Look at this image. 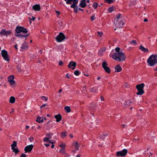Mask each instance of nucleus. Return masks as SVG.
<instances>
[{"label":"nucleus","instance_id":"1","mask_svg":"<svg viewBox=\"0 0 157 157\" xmlns=\"http://www.w3.org/2000/svg\"><path fill=\"white\" fill-rule=\"evenodd\" d=\"M15 31L17 33L15 34V36H16L19 37L20 38L24 37L25 38V40H26L27 37L29 36V34H28L26 35L20 34L21 33L25 34L28 32L27 29L23 27L17 26L15 29Z\"/></svg>","mask_w":157,"mask_h":157},{"label":"nucleus","instance_id":"2","mask_svg":"<svg viewBox=\"0 0 157 157\" xmlns=\"http://www.w3.org/2000/svg\"><path fill=\"white\" fill-rule=\"evenodd\" d=\"M112 58L117 61H122L126 58L125 55L124 53L121 52H115L113 54H111Z\"/></svg>","mask_w":157,"mask_h":157},{"label":"nucleus","instance_id":"3","mask_svg":"<svg viewBox=\"0 0 157 157\" xmlns=\"http://www.w3.org/2000/svg\"><path fill=\"white\" fill-rule=\"evenodd\" d=\"M73 2V4L71 6V8L74 9V12L76 13H78V9L80 8L78 7V6L76 5L78 2V0H68L66 2L67 4H71Z\"/></svg>","mask_w":157,"mask_h":157},{"label":"nucleus","instance_id":"4","mask_svg":"<svg viewBox=\"0 0 157 157\" xmlns=\"http://www.w3.org/2000/svg\"><path fill=\"white\" fill-rule=\"evenodd\" d=\"M147 63L150 66H153L157 63V54L151 55L147 60Z\"/></svg>","mask_w":157,"mask_h":157},{"label":"nucleus","instance_id":"5","mask_svg":"<svg viewBox=\"0 0 157 157\" xmlns=\"http://www.w3.org/2000/svg\"><path fill=\"white\" fill-rule=\"evenodd\" d=\"M144 83H142L136 86V88L138 91L136 93L137 95H141L144 93Z\"/></svg>","mask_w":157,"mask_h":157},{"label":"nucleus","instance_id":"6","mask_svg":"<svg viewBox=\"0 0 157 157\" xmlns=\"http://www.w3.org/2000/svg\"><path fill=\"white\" fill-rule=\"evenodd\" d=\"M102 66L106 73L109 74L111 72L110 69L108 67V64L106 62H103L102 63Z\"/></svg>","mask_w":157,"mask_h":157},{"label":"nucleus","instance_id":"7","mask_svg":"<svg viewBox=\"0 0 157 157\" xmlns=\"http://www.w3.org/2000/svg\"><path fill=\"white\" fill-rule=\"evenodd\" d=\"M65 37L64 34L60 32L56 38V39L57 42H60L63 41L65 39Z\"/></svg>","mask_w":157,"mask_h":157},{"label":"nucleus","instance_id":"8","mask_svg":"<svg viewBox=\"0 0 157 157\" xmlns=\"http://www.w3.org/2000/svg\"><path fill=\"white\" fill-rule=\"evenodd\" d=\"M1 55L5 60L8 62L9 61L10 59L7 51L4 50H2L1 51Z\"/></svg>","mask_w":157,"mask_h":157},{"label":"nucleus","instance_id":"9","mask_svg":"<svg viewBox=\"0 0 157 157\" xmlns=\"http://www.w3.org/2000/svg\"><path fill=\"white\" fill-rule=\"evenodd\" d=\"M128 151L126 149H124L121 151H118L117 152L116 155L117 156H124L127 154Z\"/></svg>","mask_w":157,"mask_h":157},{"label":"nucleus","instance_id":"10","mask_svg":"<svg viewBox=\"0 0 157 157\" xmlns=\"http://www.w3.org/2000/svg\"><path fill=\"white\" fill-rule=\"evenodd\" d=\"M11 149L13 150V151L15 154H17L19 152V151L17 148H15L14 147H17V143L16 141H13V144L11 145Z\"/></svg>","mask_w":157,"mask_h":157},{"label":"nucleus","instance_id":"11","mask_svg":"<svg viewBox=\"0 0 157 157\" xmlns=\"http://www.w3.org/2000/svg\"><path fill=\"white\" fill-rule=\"evenodd\" d=\"M115 24L117 27L121 28L124 25L123 20L121 19L120 21L117 20Z\"/></svg>","mask_w":157,"mask_h":157},{"label":"nucleus","instance_id":"12","mask_svg":"<svg viewBox=\"0 0 157 157\" xmlns=\"http://www.w3.org/2000/svg\"><path fill=\"white\" fill-rule=\"evenodd\" d=\"M33 144H31L26 146L24 148L25 152L26 153L28 152H31L33 150Z\"/></svg>","mask_w":157,"mask_h":157},{"label":"nucleus","instance_id":"13","mask_svg":"<svg viewBox=\"0 0 157 157\" xmlns=\"http://www.w3.org/2000/svg\"><path fill=\"white\" fill-rule=\"evenodd\" d=\"M14 77L13 75H11L8 78V80L11 86L13 85L15 83V82L14 80Z\"/></svg>","mask_w":157,"mask_h":157},{"label":"nucleus","instance_id":"14","mask_svg":"<svg viewBox=\"0 0 157 157\" xmlns=\"http://www.w3.org/2000/svg\"><path fill=\"white\" fill-rule=\"evenodd\" d=\"M76 66V63L75 62L71 61L69 63L68 67V68L73 70L75 68Z\"/></svg>","mask_w":157,"mask_h":157},{"label":"nucleus","instance_id":"15","mask_svg":"<svg viewBox=\"0 0 157 157\" xmlns=\"http://www.w3.org/2000/svg\"><path fill=\"white\" fill-rule=\"evenodd\" d=\"M32 8L35 11H39L40 10V6L39 4H36L33 6Z\"/></svg>","mask_w":157,"mask_h":157},{"label":"nucleus","instance_id":"16","mask_svg":"<svg viewBox=\"0 0 157 157\" xmlns=\"http://www.w3.org/2000/svg\"><path fill=\"white\" fill-rule=\"evenodd\" d=\"M86 6V0H82L79 4V6L82 8H85Z\"/></svg>","mask_w":157,"mask_h":157},{"label":"nucleus","instance_id":"17","mask_svg":"<svg viewBox=\"0 0 157 157\" xmlns=\"http://www.w3.org/2000/svg\"><path fill=\"white\" fill-rule=\"evenodd\" d=\"M106 48L103 47L100 49L98 52V54L99 56H101L103 55V53L106 50Z\"/></svg>","mask_w":157,"mask_h":157},{"label":"nucleus","instance_id":"18","mask_svg":"<svg viewBox=\"0 0 157 157\" xmlns=\"http://www.w3.org/2000/svg\"><path fill=\"white\" fill-rule=\"evenodd\" d=\"M54 117L56 119V121L57 122H59L61 121L62 120V116L60 114H58L55 115Z\"/></svg>","mask_w":157,"mask_h":157},{"label":"nucleus","instance_id":"19","mask_svg":"<svg viewBox=\"0 0 157 157\" xmlns=\"http://www.w3.org/2000/svg\"><path fill=\"white\" fill-rule=\"evenodd\" d=\"M115 72H120L122 70V68L119 65H117L115 67Z\"/></svg>","mask_w":157,"mask_h":157},{"label":"nucleus","instance_id":"20","mask_svg":"<svg viewBox=\"0 0 157 157\" xmlns=\"http://www.w3.org/2000/svg\"><path fill=\"white\" fill-rule=\"evenodd\" d=\"M139 49L144 52H148V49L147 48H145L142 45H141L140 46Z\"/></svg>","mask_w":157,"mask_h":157},{"label":"nucleus","instance_id":"21","mask_svg":"<svg viewBox=\"0 0 157 157\" xmlns=\"http://www.w3.org/2000/svg\"><path fill=\"white\" fill-rule=\"evenodd\" d=\"M132 103V101L128 100L127 101L124 102V105L126 107L128 106L131 105Z\"/></svg>","mask_w":157,"mask_h":157},{"label":"nucleus","instance_id":"22","mask_svg":"<svg viewBox=\"0 0 157 157\" xmlns=\"http://www.w3.org/2000/svg\"><path fill=\"white\" fill-rule=\"evenodd\" d=\"M90 92L94 93H97L98 89L96 87H94L91 88L90 89Z\"/></svg>","mask_w":157,"mask_h":157},{"label":"nucleus","instance_id":"23","mask_svg":"<svg viewBox=\"0 0 157 157\" xmlns=\"http://www.w3.org/2000/svg\"><path fill=\"white\" fill-rule=\"evenodd\" d=\"M15 98L13 96H11L9 100V102L11 103H13L15 102Z\"/></svg>","mask_w":157,"mask_h":157},{"label":"nucleus","instance_id":"24","mask_svg":"<svg viewBox=\"0 0 157 157\" xmlns=\"http://www.w3.org/2000/svg\"><path fill=\"white\" fill-rule=\"evenodd\" d=\"M95 105L94 104L91 105L89 107V109L92 111L95 110Z\"/></svg>","mask_w":157,"mask_h":157},{"label":"nucleus","instance_id":"25","mask_svg":"<svg viewBox=\"0 0 157 157\" xmlns=\"http://www.w3.org/2000/svg\"><path fill=\"white\" fill-rule=\"evenodd\" d=\"M67 135V132H62L61 133V137L64 139Z\"/></svg>","mask_w":157,"mask_h":157},{"label":"nucleus","instance_id":"26","mask_svg":"<svg viewBox=\"0 0 157 157\" xmlns=\"http://www.w3.org/2000/svg\"><path fill=\"white\" fill-rule=\"evenodd\" d=\"M28 48V44L25 42H24L23 43L21 47V48L22 49H26Z\"/></svg>","mask_w":157,"mask_h":157},{"label":"nucleus","instance_id":"27","mask_svg":"<svg viewBox=\"0 0 157 157\" xmlns=\"http://www.w3.org/2000/svg\"><path fill=\"white\" fill-rule=\"evenodd\" d=\"M36 121L39 123H42L43 122V119H42L41 117H38L37 118Z\"/></svg>","mask_w":157,"mask_h":157},{"label":"nucleus","instance_id":"28","mask_svg":"<svg viewBox=\"0 0 157 157\" xmlns=\"http://www.w3.org/2000/svg\"><path fill=\"white\" fill-rule=\"evenodd\" d=\"M6 29H2V31L0 32V34L1 35H4L6 36Z\"/></svg>","mask_w":157,"mask_h":157},{"label":"nucleus","instance_id":"29","mask_svg":"<svg viewBox=\"0 0 157 157\" xmlns=\"http://www.w3.org/2000/svg\"><path fill=\"white\" fill-rule=\"evenodd\" d=\"M64 109L67 112L69 113L70 112L71 109L69 106H66L64 107Z\"/></svg>","mask_w":157,"mask_h":157},{"label":"nucleus","instance_id":"30","mask_svg":"<svg viewBox=\"0 0 157 157\" xmlns=\"http://www.w3.org/2000/svg\"><path fill=\"white\" fill-rule=\"evenodd\" d=\"M79 144L77 142L75 143V148L76 150H78L79 147Z\"/></svg>","mask_w":157,"mask_h":157},{"label":"nucleus","instance_id":"31","mask_svg":"<svg viewBox=\"0 0 157 157\" xmlns=\"http://www.w3.org/2000/svg\"><path fill=\"white\" fill-rule=\"evenodd\" d=\"M114 10V7L111 6L108 8V11L109 13H111Z\"/></svg>","mask_w":157,"mask_h":157},{"label":"nucleus","instance_id":"32","mask_svg":"<svg viewBox=\"0 0 157 157\" xmlns=\"http://www.w3.org/2000/svg\"><path fill=\"white\" fill-rule=\"evenodd\" d=\"M12 33V32L10 30L6 31V36H7L8 35H11Z\"/></svg>","mask_w":157,"mask_h":157},{"label":"nucleus","instance_id":"33","mask_svg":"<svg viewBox=\"0 0 157 157\" xmlns=\"http://www.w3.org/2000/svg\"><path fill=\"white\" fill-rule=\"evenodd\" d=\"M114 1L115 0H114ZM105 2H107L108 4H111L114 2L113 0H105Z\"/></svg>","mask_w":157,"mask_h":157},{"label":"nucleus","instance_id":"34","mask_svg":"<svg viewBox=\"0 0 157 157\" xmlns=\"http://www.w3.org/2000/svg\"><path fill=\"white\" fill-rule=\"evenodd\" d=\"M98 5V4L97 2H94L93 4V7L95 9H96Z\"/></svg>","mask_w":157,"mask_h":157},{"label":"nucleus","instance_id":"35","mask_svg":"<svg viewBox=\"0 0 157 157\" xmlns=\"http://www.w3.org/2000/svg\"><path fill=\"white\" fill-rule=\"evenodd\" d=\"M53 133H52L51 135V134L50 133H47L46 134V136L49 139H51L52 138V135H53Z\"/></svg>","mask_w":157,"mask_h":157},{"label":"nucleus","instance_id":"36","mask_svg":"<svg viewBox=\"0 0 157 157\" xmlns=\"http://www.w3.org/2000/svg\"><path fill=\"white\" fill-rule=\"evenodd\" d=\"M74 74L76 76H78L79 75V72L78 71L76 70L75 71Z\"/></svg>","mask_w":157,"mask_h":157},{"label":"nucleus","instance_id":"37","mask_svg":"<svg viewBox=\"0 0 157 157\" xmlns=\"http://www.w3.org/2000/svg\"><path fill=\"white\" fill-rule=\"evenodd\" d=\"M60 153H65V148H62L59 150V151Z\"/></svg>","mask_w":157,"mask_h":157},{"label":"nucleus","instance_id":"38","mask_svg":"<svg viewBox=\"0 0 157 157\" xmlns=\"http://www.w3.org/2000/svg\"><path fill=\"white\" fill-rule=\"evenodd\" d=\"M130 43L131 44H137V42L135 40H132L130 42Z\"/></svg>","mask_w":157,"mask_h":157},{"label":"nucleus","instance_id":"39","mask_svg":"<svg viewBox=\"0 0 157 157\" xmlns=\"http://www.w3.org/2000/svg\"><path fill=\"white\" fill-rule=\"evenodd\" d=\"M121 14H118V16H117L116 17V18L117 19V20H118L119 21L120 19H121Z\"/></svg>","mask_w":157,"mask_h":157},{"label":"nucleus","instance_id":"40","mask_svg":"<svg viewBox=\"0 0 157 157\" xmlns=\"http://www.w3.org/2000/svg\"><path fill=\"white\" fill-rule=\"evenodd\" d=\"M41 98L42 99L44 98V101H47L48 99V98L47 97H46L45 96H42L41 97Z\"/></svg>","mask_w":157,"mask_h":157},{"label":"nucleus","instance_id":"41","mask_svg":"<svg viewBox=\"0 0 157 157\" xmlns=\"http://www.w3.org/2000/svg\"><path fill=\"white\" fill-rule=\"evenodd\" d=\"M49 138H48V137H45L44 139V142H48V140H49Z\"/></svg>","mask_w":157,"mask_h":157},{"label":"nucleus","instance_id":"42","mask_svg":"<svg viewBox=\"0 0 157 157\" xmlns=\"http://www.w3.org/2000/svg\"><path fill=\"white\" fill-rule=\"evenodd\" d=\"M97 33L98 34V36L99 37H101L103 35V33L101 32H98Z\"/></svg>","mask_w":157,"mask_h":157},{"label":"nucleus","instance_id":"43","mask_svg":"<svg viewBox=\"0 0 157 157\" xmlns=\"http://www.w3.org/2000/svg\"><path fill=\"white\" fill-rule=\"evenodd\" d=\"M120 48L119 47H117L115 49L116 52H120Z\"/></svg>","mask_w":157,"mask_h":157},{"label":"nucleus","instance_id":"44","mask_svg":"<svg viewBox=\"0 0 157 157\" xmlns=\"http://www.w3.org/2000/svg\"><path fill=\"white\" fill-rule=\"evenodd\" d=\"M35 18H36L35 17H33V16L32 17V19H31V17H29V19L30 21L33 20V21H34L35 20ZM30 24H31V21H30Z\"/></svg>","mask_w":157,"mask_h":157},{"label":"nucleus","instance_id":"45","mask_svg":"<svg viewBox=\"0 0 157 157\" xmlns=\"http://www.w3.org/2000/svg\"><path fill=\"white\" fill-rule=\"evenodd\" d=\"M29 140L30 142H32L34 140V138L33 137H31L29 138Z\"/></svg>","mask_w":157,"mask_h":157},{"label":"nucleus","instance_id":"46","mask_svg":"<svg viewBox=\"0 0 157 157\" xmlns=\"http://www.w3.org/2000/svg\"><path fill=\"white\" fill-rule=\"evenodd\" d=\"M59 147L62 148H64L65 147V145L64 144H62L59 145Z\"/></svg>","mask_w":157,"mask_h":157},{"label":"nucleus","instance_id":"47","mask_svg":"<svg viewBox=\"0 0 157 157\" xmlns=\"http://www.w3.org/2000/svg\"><path fill=\"white\" fill-rule=\"evenodd\" d=\"M63 62L62 61H59V66H62L63 65Z\"/></svg>","mask_w":157,"mask_h":157},{"label":"nucleus","instance_id":"48","mask_svg":"<svg viewBox=\"0 0 157 157\" xmlns=\"http://www.w3.org/2000/svg\"><path fill=\"white\" fill-rule=\"evenodd\" d=\"M71 76V75L69 73L67 74L66 75V77L67 78H70V77Z\"/></svg>","mask_w":157,"mask_h":157},{"label":"nucleus","instance_id":"49","mask_svg":"<svg viewBox=\"0 0 157 157\" xmlns=\"http://www.w3.org/2000/svg\"><path fill=\"white\" fill-rule=\"evenodd\" d=\"M20 157H26V155L24 153H22Z\"/></svg>","mask_w":157,"mask_h":157},{"label":"nucleus","instance_id":"50","mask_svg":"<svg viewBox=\"0 0 157 157\" xmlns=\"http://www.w3.org/2000/svg\"><path fill=\"white\" fill-rule=\"evenodd\" d=\"M94 16H92L91 17V20L92 21H93L94 19Z\"/></svg>","mask_w":157,"mask_h":157},{"label":"nucleus","instance_id":"51","mask_svg":"<svg viewBox=\"0 0 157 157\" xmlns=\"http://www.w3.org/2000/svg\"><path fill=\"white\" fill-rule=\"evenodd\" d=\"M100 98H101V101H103L104 100V98L102 96H101Z\"/></svg>","mask_w":157,"mask_h":157},{"label":"nucleus","instance_id":"52","mask_svg":"<svg viewBox=\"0 0 157 157\" xmlns=\"http://www.w3.org/2000/svg\"><path fill=\"white\" fill-rule=\"evenodd\" d=\"M44 145L46 147H48L49 146V144H44Z\"/></svg>","mask_w":157,"mask_h":157},{"label":"nucleus","instance_id":"53","mask_svg":"<svg viewBox=\"0 0 157 157\" xmlns=\"http://www.w3.org/2000/svg\"><path fill=\"white\" fill-rule=\"evenodd\" d=\"M47 105L45 104H43V105H42V106H41L40 107V108H43V107H44V106H46Z\"/></svg>","mask_w":157,"mask_h":157},{"label":"nucleus","instance_id":"54","mask_svg":"<svg viewBox=\"0 0 157 157\" xmlns=\"http://www.w3.org/2000/svg\"><path fill=\"white\" fill-rule=\"evenodd\" d=\"M17 44H16L14 45V48H16V50L17 49Z\"/></svg>","mask_w":157,"mask_h":157},{"label":"nucleus","instance_id":"55","mask_svg":"<svg viewBox=\"0 0 157 157\" xmlns=\"http://www.w3.org/2000/svg\"><path fill=\"white\" fill-rule=\"evenodd\" d=\"M69 136H70L71 138H73V135L72 134H70L69 135Z\"/></svg>","mask_w":157,"mask_h":157},{"label":"nucleus","instance_id":"56","mask_svg":"<svg viewBox=\"0 0 157 157\" xmlns=\"http://www.w3.org/2000/svg\"><path fill=\"white\" fill-rule=\"evenodd\" d=\"M48 142H49V143H51V144H54V143L53 142H52L51 141V140H48Z\"/></svg>","mask_w":157,"mask_h":157},{"label":"nucleus","instance_id":"57","mask_svg":"<svg viewBox=\"0 0 157 157\" xmlns=\"http://www.w3.org/2000/svg\"><path fill=\"white\" fill-rule=\"evenodd\" d=\"M144 22H147L148 21V20L147 18H145L144 19Z\"/></svg>","mask_w":157,"mask_h":157},{"label":"nucleus","instance_id":"58","mask_svg":"<svg viewBox=\"0 0 157 157\" xmlns=\"http://www.w3.org/2000/svg\"><path fill=\"white\" fill-rule=\"evenodd\" d=\"M56 13L57 14L59 15L60 14V12L59 11H56Z\"/></svg>","mask_w":157,"mask_h":157},{"label":"nucleus","instance_id":"59","mask_svg":"<svg viewBox=\"0 0 157 157\" xmlns=\"http://www.w3.org/2000/svg\"><path fill=\"white\" fill-rule=\"evenodd\" d=\"M29 127V126L28 125H26L25 127V128L26 129H28Z\"/></svg>","mask_w":157,"mask_h":157},{"label":"nucleus","instance_id":"60","mask_svg":"<svg viewBox=\"0 0 157 157\" xmlns=\"http://www.w3.org/2000/svg\"><path fill=\"white\" fill-rule=\"evenodd\" d=\"M76 157H81V155L78 154V155H77Z\"/></svg>","mask_w":157,"mask_h":157},{"label":"nucleus","instance_id":"61","mask_svg":"<svg viewBox=\"0 0 157 157\" xmlns=\"http://www.w3.org/2000/svg\"><path fill=\"white\" fill-rule=\"evenodd\" d=\"M78 10L83 11V10L82 9H81L80 8H79L78 9Z\"/></svg>","mask_w":157,"mask_h":157},{"label":"nucleus","instance_id":"62","mask_svg":"<svg viewBox=\"0 0 157 157\" xmlns=\"http://www.w3.org/2000/svg\"><path fill=\"white\" fill-rule=\"evenodd\" d=\"M101 79V78L100 77V76H98V77L97 78V80H99V79Z\"/></svg>","mask_w":157,"mask_h":157},{"label":"nucleus","instance_id":"63","mask_svg":"<svg viewBox=\"0 0 157 157\" xmlns=\"http://www.w3.org/2000/svg\"><path fill=\"white\" fill-rule=\"evenodd\" d=\"M41 128V127L40 126H38L37 129H39Z\"/></svg>","mask_w":157,"mask_h":157},{"label":"nucleus","instance_id":"64","mask_svg":"<svg viewBox=\"0 0 157 157\" xmlns=\"http://www.w3.org/2000/svg\"><path fill=\"white\" fill-rule=\"evenodd\" d=\"M154 70L155 71H157V67H156L154 69Z\"/></svg>","mask_w":157,"mask_h":157}]
</instances>
